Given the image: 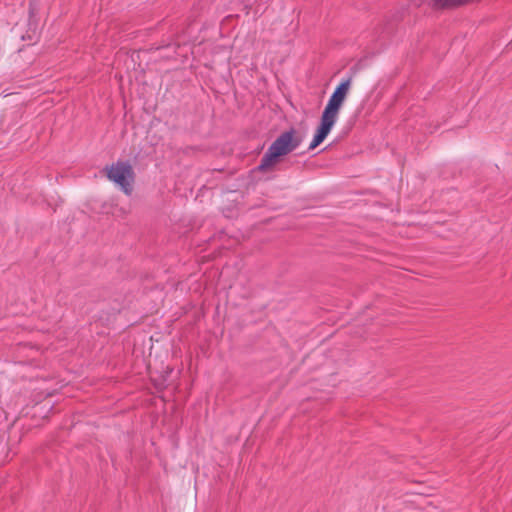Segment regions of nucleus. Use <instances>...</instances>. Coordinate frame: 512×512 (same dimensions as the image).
<instances>
[{
    "label": "nucleus",
    "mask_w": 512,
    "mask_h": 512,
    "mask_svg": "<svg viewBox=\"0 0 512 512\" xmlns=\"http://www.w3.org/2000/svg\"><path fill=\"white\" fill-rule=\"evenodd\" d=\"M107 169V178L115 183L126 194L130 195L133 190L134 171L128 161H117Z\"/></svg>",
    "instance_id": "nucleus-2"
},
{
    "label": "nucleus",
    "mask_w": 512,
    "mask_h": 512,
    "mask_svg": "<svg viewBox=\"0 0 512 512\" xmlns=\"http://www.w3.org/2000/svg\"><path fill=\"white\" fill-rule=\"evenodd\" d=\"M300 144L301 139L297 136V133L293 128L281 133L269 146L268 150L262 157L258 167L259 170H267L274 165L277 158L294 151Z\"/></svg>",
    "instance_id": "nucleus-1"
},
{
    "label": "nucleus",
    "mask_w": 512,
    "mask_h": 512,
    "mask_svg": "<svg viewBox=\"0 0 512 512\" xmlns=\"http://www.w3.org/2000/svg\"><path fill=\"white\" fill-rule=\"evenodd\" d=\"M352 78L349 77L341 81V83L335 88L334 92L330 96L327 105L325 106L322 114L330 117L334 120H338V116L341 107L347 97L351 86Z\"/></svg>",
    "instance_id": "nucleus-3"
},
{
    "label": "nucleus",
    "mask_w": 512,
    "mask_h": 512,
    "mask_svg": "<svg viewBox=\"0 0 512 512\" xmlns=\"http://www.w3.org/2000/svg\"><path fill=\"white\" fill-rule=\"evenodd\" d=\"M336 122V120L322 114L320 119V125L317 128L316 133L312 141L310 142L308 149L313 150L316 147H318L326 139V137L331 132Z\"/></svg>",
    "instance_id": "nucleus-4"
}]
</instances>
